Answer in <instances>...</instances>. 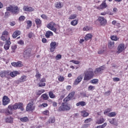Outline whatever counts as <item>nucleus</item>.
Listing matches in <instances>:
<instances>
[{"label":"nucleus","instance_id":"obj_1","mask_svg":"<svg viewBox=\"0 0 128 128\" xmlns=\"http://www.w3.org/2000/svg\"><path fill=\"white\" fill-rule=\"evenodd\" d=\"M6 10L4 18H6L10 16V12H12L13 14H18V7L10 5L9 6L6 7Z\"/></svg>","mask_w":128,"mask_h":128},{"label":"nucleus","instance_id":"obj_2","mask_svg":"<svg viewBox=\"0 0 128 128\" xmlns=\"http://www.w3.org/2000/svg\"><path fill=\"white\" fill-rule=\"evenodd\" d=\"M71 108L70 104H68L66 102H62L58 109V112H68L70 110Z\"/></svg>","mask_w":128,"mask_h":128},{"label":"nucleus","instance_id":"obj_3","mask_svg":"<svg viewBox=\"0 0 128 128\" xmlns=\"http://www.w3.org/2000/svg\"><path fill=\"white\" fill-rule=\"evenodd\" d=\"M94 71L89 70L84 73V80H90L94 78Z\"/></svg>","mask_w":128,"mask_h":128},{"label":"nucleus","instance_id":"obj_4","mask_svg":"<svg viewBox=\"0 0 128 128\" xmlns=\"http://www.w3.org/2000/svg\"><path fill=\"white\" fill-rule=\"evenodd\" d=\"M9 108L13 110H18V108L21 110H24V108L22 107V104L20 102L16 103L14 105H10Z\"/></svg>","mask_w":128,"mask_h":128},{"label":"nucleus","instance_id":"obj_5","mask_svg":"<svg viewBox=\"0 0 128 128\" xmlns=\"http://www.w3.org/2000/svg\"><path fill=\"white\" fill-rule=\"evenodd\" d=\"M58 44H57L56 42H51L50 44V52H54V50H56V48L58 46Z\"/></svg>","mask_w":128,"mask_h":128},{"label":"nucleus","instance_id":"obj_6","mask_svg":"<svg viewBox=\"0 0 128 128\" xmlns=\"http://www.w3.org/2000/svg\"><path fill=\"white\" fill-rule=\"evenodd\" d=\"M10 76L9 70H2L0 72V76L2 78H8Z\"/></svg>","mask_w":128,"mask_h":128},{"label":"nucleus","instance_id":"obj_7","mask_svg":"<svg viewBox=\"0 0 128 128\" xmlns=\"http://www.w3.org/2000/svg\"><path fill=\"white\" fill-rule=\"evenodd\" d=\"M30 54H32V49L28 48L24 50V58H29V56H30Z\"/></svg>","mask_w":128,"mask_h":128},{"label":"nucleus","instance_id":"obj_8","mask_svg":"<svg viewBox=\"0 0 128 128\" xmlns=\"http://www.w3.org/2000/svg\"><path fill=\"white\" fill-rule=\"evenodd\" d=\"M103 70H104V66H101L100 68H96L94 72L95 74H102Z\"/></svg>","mask_w":128,"mask_h":128},{"label":"nucleus","instance_id":"obj_9","mask_svg":"<svg viewBox=\"0 0 128 128\" xmlns=\"http://www.w3.org/2000/svg\"><path fill=\"white\" fill-rule=\"evenodd\" d=\"M122 50H124V44H120L118 47V54H120L122 52Z\"/></svg>","mask_w":128,"mask_h":128},{"label":"nucleus","instance_id":"obj_10","mask_svg":"<svg viewBox=\"0 0 128 128\" xmlns=\"http://www.w3.org/2000/svg\"><path fill=\"white\" fill-rule=\"evenodd\" d=\"M33 106L34 104H32L29 102L26 107V112H32V110H34V107Z\"/></svg>","mask_w":128,"mask_h":128},{"label":"nucleus","instance_id":"obj_11","mask_svg":"<svg viewBox=\"0 0 128 128\" xmlns=\"http://www.w3.org/2000/svg\"><path fill=\"white\" fill-rule=\"evenodd\" d=\"M10 103V98L8 96H4L2 99V104L3 106H6Z\"/></svg>","mask_w":128,"mask_h":128},{"label":"nucleus","instance_id":"obj_12","mask_svg":"<svg viewBox=\"0 0 128 128\" xmlns=\"http://www.w3.org/2000/svg\"><path fill=\"white\" fill-rule=\"evenodd\" d=\"M98 20L100 22L101 26H104L106 24V20H104V18L102 16L100 17Z\"/></svg>","mask_w":128,"mask_h":128},{"label":"nucleus","instance_id":"obj_13","mask_svg":"<svg viewBox=\"0 0 128 128\" xmlns=\"http://www.w3.org/2000/svg\"><path fill=\"white\" fill-rule=\"evenodd\" d=\"M10 38H8V40L6 41V43L4 46V50H9L10 46V44H12V42H10Z\"/></svg>","mask_w":128,"mask_h":128},{"label":"nucleus","instance_id":"obj_14","mask_svg":"<svg viewBox=\"0 0 128 128\" xmlns=\"http://www.w3.org/2000/svg\"><path fill=\"white\" fill-rule=\"evenodd\" d=\"M82 75H80V76H78L77 78L75 80L74 84V86H76L77 84H78L80 83V82H81V80H82Z\"/></svg>","mask_w":128,"mask_h":128},{"label":"nucleus","instance_id":"obj_15","mask_svg":"<svg viewBox=\"0 0 128 128\" xmlns=\"http://www.w3.org/2000/svg\"><path fill=\"white\" fill-rule=\"evenodd\" d=\"M46 78H44L42 79H41L38 84H39L38 86L39 87L46 86Z\"/></svg>","mask_w":128,"mask_h":128},{"label":"nucleus","instance_id":"obj_16","mask_svg":"<svg viewBox=\"0 0 128 128\" xmlns=\"http://www.w3.org/2000/svg\"><path fill=\"white\" fill-rule=\"evenodd\" d=\"M46 27L48 28H50V30H53V32H56V28H54L50 23L47 24Z\"/></svg>","mask_w":128,"mask_h":128},{"label":"nucleus","instance_id":"obj_17","mask_svg":"<svg viewBox=\"0 0 128 128\" xmlns=\"http://www.w3.org/2000/svg\"><path fill=\"white\" fill-rule=\"evenodd\" d=\"M24 10L25 12H34V9L32 7H29L28 6H24Z\"/></svg>","mask_w":128,"mask_h":128},{"label":"nucleus","instance_id":"obj_18","mask_svg":"<svg viewBox=\"0 0 128 128\" xmlns=\"http://www.w3.org/2000/svg\"><path fill=\"white\" fill-rule=\"evenodd\" d=\"M12 66H14L15 68H20V66H22V63H20V62H14L12 63Z\"/></svg>","mask_w":128,"mask_h":128},{"label":"nucleus","instance_id":"obj_19","mask_svg":"<svg viewBox=\"0 0 128 128\" xmlns=\"http://www.w3.org/2000/svg\"><path fill=\"white\" fill-rule=\"evenodd\" d=\"M108 120L111 124H114V126H118V123L115 121L116 118L108 119Z\"/></svg>","mask_w":128,"mask_h":128},{"label":"nucleus","instance_id":"obj_20","mask_svg":"<svg viewBox=\"0 0 128 128\" xmlns=\"http://www.w3.org/2000/svg\"><path fill=\"white\" fill-rule=\"evenodd\" d=\"M114 46V41H110L108 43V48L112 50Z\"/></svg>","mask_w":128,"mask_h":128},{"label":"nucleus","instance_id":"obj_21","mask_svg":"<svg viewBox=\"0 0 128 128\" xmlns=\"http://www.w3.org/2000/svg\"><path fill=\"white\" fill-rule=\"evenodd\" d=\"M13 110H11L10 108V106H8L7 110H6V113L8 116L10 114H12Z\"/></svg>","mask_w":128,"mask_h":128},{"label":"nucleus","instance_id":"obj_22","mask_svg":"<svg viewBox=\"0 0 128 128\" xmlns=\"http://www.w3.org/2000/svg\"><path fill=\"white\" fill-rule=\"evenodd\" d=\"M18 74V71H14L13 72H10V76L12 78H14V76H16Z\"/></svg>","mask_w":128,"mask_h":128},{"label":"nucleus","instance_id":"obj_23","mask_svg":"<svg viewBox=\"0 0 128 128\" xmlns=\"http://www.w3.org/2000/svg\"><path fill=\"white\" fill-rule=\"evenodd\" d=\"M52 36H54V34H52V32L50 31H47L45 34V36L47 38H49Z\"/></svg>","mask_w":128,"mask_h":128},{"label":"nucleus","instance_id":"obj_24","mask_svg":"<svg viewBox=\"0 0 128 128\" xmlns=\"http://www.w3.org/2000/svg\"><path fill=\"white\" fill-rule=\"evenodd\" d=\"M86 104V102L84 101H81L78 102V103H76V106H84Z\"/></svg>","mask_w":128,"mask_h":128},{"label":"nucleus","instance_id":"obj_25","mask_svg":"<svg viewBox=\"0 0 128 128\" xmlns=\"http://www.w3.org/2000/svg\"><path fill=\"white\" fill-rule=\"evenodd\" d=\"M35 22H36V24L38 26H40V24H42V20H40V19L38 18H36Z\"/></svg>","mask_w":128,"mask_h":128},{"label":"nucleus","instance_id":"obj_26","mask_svg":"<svg viewBox=\"0 0 128 128\" xmlns=\"http://www.w3.org/2000/svg\"><path fill=\"white\" fill-rule=\"evenodd\" d=\"M19 80H20V82H24L26 81V76H22Z\"/></svg>","mask_w":128,"mask_h":128},{"label":"nucleus","instance_id":"obj_27","mask_svg":"<svg viewBox=\"0 0 128 128\" xmlns=\"http://www.w3.org/2000/svg\"><path fill=\"white\" fill-rule=\"evenodd\" d=\"M20 31L15 32L12 34L13 38H16L18 36H20Z\"/></svg>","mask_w":128,"mask_h":128},{"label":"nucleus","instance_id":"obj_28","mask_svg":"<svg viewBox=\"0 0 128 128\" xmlns=\"http://www.w3.org/2000/svg\"><path fill=\"white\" fill-rule=\"evenodd\" d=\"M108 6L106 4V1L103 2L100 5V7L101 9L106 8Z\"/></svg>","mask_w":128,"mask_h":128},{"label":"nucleus","instance_id":"obj_29","mask_svg":"<svg viewBox=\"0 0 128 128\" xmlns=\"http://www.w3.org/2000/svg\"><path fill=\"white\" fill-rule=\"evenodd\" d=\"M116 116V112H111L108 114V116L110 118H112L114 116Z\"/></svg>","mask_w":128,"mask_h":128},{"label":"nucleus","instance_id":"obj_30","mask_svg":"<svg viewBox=\"0 0 128 128\" xmlns=\"http://www.w3.org/2000/svg\"><path fill=\"white\" fill-rule=\"evenodd\" d=\"M92 38V34H88L86 35L84 38L86 40H90V38Z\"/></svg>","mask_w":128,"mask_h":128},{"label":"nucleus","instance_id":"obj_31","mask_svg":"<svg viewBox=\"0 0 128 128\" xmlns=\"http://www.w3.org/2000/svg\"><path fill=\"white\" fill-rule=\"evenodd\" d=\"M104 119L102 118H100L96 121V124H101L104 123Z\"/></svg>","mask_w":128,"mask_h":128},{"label":"nucleus","instance_id":"obj_32","mask_svg":"<svg viewBox=\"0 0 128 128\" xmlns=\"http://www.w3.org/2000/svg\"><path fill=\"white\" fill-rule=\"evenodd\" d=\"M42 98L44 100H48V96L46 94H42Z\"/></svg>","mask_w":128,"mask_h":128},{"label":"nucleus","instance_id":"obj_33","mask_svg":"<svg viewBox=\"0 0 128 128\" xmlns=\"http://www.w3.org/2000/svg\"><path fill=\"white\" fill-rule=\"evenodd\" d=\"M20 120L22 122H28V117H23L20 118Z\"/></svg>","mask_w":128,"mask_h":128},{"label":"nucleus","instance_id":"obj_34","mask_svg":"<svg viewBox=\"0 0 128 128\" xmlns=\"http://www.w3.org/2000/svg\"><path fill=\"white\" fill-rule=\"evenodd\" d=\"M12 118L11 116H8L6 119V122H12Z\"/></svg>","mask_w":128,"mask_h":128},{"label":"nucleus","instance_id":"obj_35","mask_svg":"<svg viewBox=\"0 0 128 128\" xmlns=\"http://www.w3.org/2000/svg\"><path fill=\"white\" fill-rule=\"evenodd\" d=\"M55 122L56 119L54 117L50 118L48 120V122H49V124H54V122Z\"/></svg>","mask_w":128,"mask_h":128},{"label":"nucleus","instance_id":"obj_36","mask_svg":"<svg viewBox=\"0 0 128 128\" xmlns=\"http://www.w3.org/2000/svg\"><path fill=\"white\" fill-rule=\"evenodd\" d=\"M72 99V98H70L69 96H68L64 99L63 102H70Z\"/></svg>","mask_w":128,"mask_h":128},{"label":"nucleus","instance_id":"obj_37","mask_svg":"<svg viewBox=\"0 0 128 128\" xmlns=\"http://www.w3.org/2000/svg\"><path fill=\"white\" fill-rule=\"evenodd\" d=\"M56 8H62V4L60 2H56Z\"/></svg>","mask_w":128,"mask_h":128},{"label":"nucleus","instance_id":"obj_38","mask_svg":"<svg viewBox=\"0 0 128 128\" xmlns=\"http://www.w3.org/2000/svg\"><path fill=\"white\" fill-rule=\"evenodd\" d=\"M49 96L50 98H56V95L54 94L52 92H50L48 93Z\"/></svg>","mask_w":128,"mask_h":128},{"label":"nucleus","instance_id":"obj_39","mask_svg":"<svg viewBox=\"0 0 128 128\" xmlns=\"http://www.w3.org/2000/svg\"><path fill=\"white\" fill-rule=\"evenodd\" d=\"M44 90H38L36 92V94L37 96H40V94H44Z\"/></svg>","mask_w":128,"mask_h":128},{"label":"nucleus","instance_id":"obj_40","mask_svg":"<svg viewBox=\"0 0 128 128\" xmlns=\"http://www.w3.org/2000/svg\"><path fill=\"white\" fill-rule=\"evenodd\" d=\"M88 112H86V111L82 112V116L84 118H86V116H88Z\"/></svg>","mask_w":128,"mask_h":128},{"label":"nucleus","instance_id":"obj_41","mask_svg":"<svg viewBox=\"0 0 128 128\" xmlns=\"http://www.w3.org/2000/svg\"><path fill=\"white\" fill-rule=\"evenodd\" d=\"M98 82V79H93L90 81L91 84H96Z\"/></svg>","mask_w":128,"mask_h":128},{"label":"nucleus","instance_id":"obj_42","mask_svg":"<svg viewBox=\"0 0 128 128\" xmlns=\"http://www.w3.org/2000/svg\"><path fill=\"white\" fill-rule=\"evenodd\" d=\"M78 20H73L72 22H71L70 24L72 26H76L78 24Z\"/></svg>","mask_w":128,"mask_h":128},{"label":"nucleus","instance_id":"obj_43","mask_svg":"<svg viewBox=\"0 0 128 128\" xmlns=\"http://www.w3.org/2000/svg\"><path fill=\"white\" fill-rule=\"evenodd\" d=\"M112 112V109L110 108H108L104 111V114H108V112Z\"/></svg>","mask_w":128,"mask_h":128},{"label":"nucleus","instance_id":"obj_44","mask_svg":"<svg viewBox=\"0 0 128 128\" xmlns=\"http://www.w3.org/2000/svg\"><path fill=\"white\" fill-rule=\"evenodd\" d=\"M58 80H59V82H64V76H58Z\"/></svg>","mask_w":128,"mask_h":128},{"label":"nucleus","instance_id":"obj_45","mask_svg":"<svg viewBox=\"0 0 128 128\" xmlns=\"http://www.w3.org/2000/svg\"><path fill=\"white\" fill-rule=\"evenodd\" d=\"M70 62H73V64H80V61L76 60H72L70 61Z\"/></svg>","mask_w":128,"mask_h":128},{"label":"nucleus","instance_id":"obj_46","mask_svg":"<svg viewBox=\"0 0 128 128\" xmlns=\"http://www.w3.org/2000/svg\"><path fill=\"white\" fill-rule=\"evenodd\" d=\"M76 18V14H72L69 17V20H74Z\"/></svg>","mask_w":128,"mask_h":128},{"label":"nucleus","instance_id":"obj_47","mask_svg":"<svg viewBox=\"0 0 128 128\" xmlns=\"http://www.w3.org/2000/svg\"><path fill=\"white\" fill-rule=\"evenodd\" d=\"M96 88V87L92 86H90L88 88V90H94Z\"/></svg>","mask_w":128,"mask_h":128},{"label":"nucleus","instance_id":"obj_48","mask_svg":"<svg viewBox=\"0 0 128 128\" xmlns=\"http://www.w3.org/2000/svg\"><path fill=\"white\" fill-rule=\"evenodd\" d=\"M74 94H76V92H70L68 96L70 98H74Z\"/></svg>","mask_w":128,"mask_h":128},{"label":"nucleus","instance_id":"obj_49","mask_svg":"<svg viewBox=\"0 0 128 128\" xmlns=\"http://www.w3.org/2000/svg\"><path fill=\"white\" fill-rule=\"evenodd\" d=\"M111 40H118V38L116 37V36H112L110 37Z\"/></svg>","mask_w":128,"mask_h":128},{"label":"nucleus","instance_id":"obj_50","mask_svg":"<svg viewBox=\"0 0 128 128\" xmlns=\"http://www.w3.org/2000/svg\"><path fill=\"white\" fill-rule=\"evenodd\" d=\"M2 36H8V31H4L3 32H2Z\"/></svg>","mask_w":128,"mask_h":128},{"label":"nucleus","instance_id":"obj_51","mask_svg":"<svg viewBox=\"0 0 128 128\" xmlns=\"http://www.w3.org/2000/svg\"><path fill=\"white\" fill-rule=\"evenodd\" d=\"M25 18L26 17H24V16H22L19 18V20H20V22H22V20H24Z\"/></svg>","mask_w":128,"mask_h":128},{"label":"nucleus","instance_id":"obj_52","mask_svg":"<svg viewBox=\"0 0 128 128\" xmlns=\"http://www.w3.org/2000/svg\"><path fill=\"white\" fill-rule=\"evenodd\" d=\"M41 76L42 75L38 72H37L36 73V78H40Z\"/></svg>","mask_w":128,"mask_h":128},{"label":"nucleus","instance_id":"obj_53","mask_svg":"<svg viewBox=\"0 0 128 128\" xmlns=\"http://www.w3.org/2000/svg\"><path fill=\"white\" fill-rule=\"evenodd\" d=\"M92 122V118H90L88 119H86L84 121L85 124H88V122Z\"/></svg>","mask_w":128,"mask_h":128},{"label":"nucleus","instance_id":"obj_54","mask_svg":"<svg viewBox=\"0 0 128 128\" xmlns=\"http://www.w3.org/2000/svg\"><path fill=\"white\" fill-rule=\"evenodd\" d=\"M83 30H86L88 32V30H90V28L87 26L83 28Z\"/></svg>","mask_w":128,"mask_h":128},{"label":"nucleus","instance_id":"obj_55","mask_svg":"<svg viewBox=\"0 0 128 128\" xmlns=\"http://www.w3.org/2000/svg\"><path fill=\"white\" fill-rule=\"evenodd\" d=\"M104 50L102 49L100 50L98 52L99 54H104Z\"/></svg>","mask_w":128,"mask_h":128},{"label":"nucleus","instance_id":"obj_56","mask_svg":"<svg viewBox=\"0 0 128 128\" xmlns=\"http://www.w3.org/2000/svg\"><path fill=\"white\" fill-rule=\"evenodd\" d=\"M81 95L83 96H84V98H88V96H86V92H82V94H81Z\"/></svg>","mask_w":128,"mask_h":128},{"label":"nucleus","instance_id":"obj_57","mask_svg":"<svg viewBox=\"0 0 128 128\" xmlns=\"http://www.w3.org/2000/svg\"><path fill=\"white\" fill-rule=\"evenodd\" d=\"M44 114H45V116H48V114H50V112L48 110H46L44 112H43Z\"/></svg>","mask_w":128,"mask_h":128},{"label":"nucleus","instance_id":"obj_58","mask_svg":"<svg viewBox=\"0 0 128 128\" xmlns=\"http://www.w3.org/2000/svg\"><path fill=\"white\" fill-rule=\"evenodd\" d=\"M12 49L13 50V52H14V50H16V46L14 45V46H12Z\"/></svg>","mask_w":128,"mask_h":128},{"label":"nucleus","instance_id":"obj_59","mask_svg":"<svg viewBox=\"0 0 128 128\" xmlns=\"http://www.w3.org/2000/svg\"><path fill=\"white\" fill-rule=\"evenodd\" d=\"M32 36H34V34L32 32L28 34V36L30 38H32Z\"/></svg>","mask_w":128,"mask_h":128},{"label":"nucleus","instance_id":"obj_60","mask_svg":"<svg viewBox=\"0 0 128 128\" xmlns=\"http://www.w3.org/2000/svg\"><path fill=\"white\" fill-rule=\"evenodd\" d=\"M1 40H4V42L5 40H8L6 39V36H1Z\"/></svg>","mask_w":128,"mask_h":128},{"label":"nucleus","instance_id":"obj_61","mask_svg":"<svg viewBox=\"0 0 128 128\" xmlns=\"http://www.w3.org/2000/svg\"><path fill=\"white\" fill-rule=\"evenodd\" d=\"M114 82H120V78H113Z\"/></svg>","mask_w":128,"mask_h":128},{"label":"nucleus","instance_id":"obj_62","mask_svg":"<svg viewBox=\"0 0 128 128\" xmlns=\"http://www.w3.org/2000/svg\"><path fill=\"white\" fill-rule=\"evenodd\" d=\"M56 60H60V58H62V55L60 54H58L56 56Z\"/></svg>","mask_w":128,"mask_h":128},{"label":"nucleus","instance_id":"obj_63","mask_svg":"<svg viewBox=\"0 0 128 128\" xmlns=\"http://www.w3.org/2000/svg\"><path fill=\"white\" fill-rule=\"evenodd\" d=\"M41 18H44V20H46V18L48 17L46 16V14H42L41 16Z\"/></svg>","mask_w":128,"mask_h":128},{"label":"nucleus","instance_id":"obj_64","mask_svg":"<svg viewBox=\"0 0 128 128\" xmlns=\"http://www.w3.org/2000/svg\"><path fill=\"white\" fill-rule=\"evenodd\" d=\"M52 106H54V107H56V106H58V103L56 102H52Z\"/></svg>","mask_w":128,"mask_h":128}]
</instances>
